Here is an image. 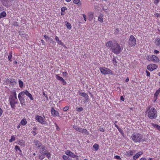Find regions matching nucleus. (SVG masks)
<instances>
[{
  "mask_svg": "<svg viewBox=\"0 0 160 160\" xmlns=\"http://www.w3.org/2000/svg\"><path fill=\"white\" fill-rule=\"evenodd\" d=\"M106 45L116 54H119L122 50L120 46L115 41H109L107 42Z\"/></svg>",
  "mask_w": 160,
  "mask_h": 160,
  "instance_id": "obj_1",
  "label": "nucleus"
},
{
  "mask_svg": "<svg viewBox=\"0 0 160 160\" xmlns=\"http://www.w3.org/2000/svg\"><path fill=\"white\" fill-rule=\"evenodd\" d=\"M148 117L151 119H155L157 116V112L156 109L151 106H148L146 109Z\"/></svg>",
  "mask_w": 160,
  "mask_h": 160,
  "instance_id": "obj_2",
  "label": "nucleus"
},
{
  "mask_svg": "<svg viewBox=\"0 0 160 160\" xmlns=\"http://www.w3.org/2000/svg\"><path fill=\"white\" fill-rule=\"evenodd\" d=\"M143 137L138 133L134 132L132 135L131 138L132 141L136 142H140L142 141Z\"/></svg>",
  "mask_w": 160,
  "mask_h": 160,
  "instance_id": "obj_3",
  "label": "nucleus"
},
{
  "mask_svg": "<svg viewBox=\"0 0 160 160\" xmlns=\"http://www.w3.org/2000/svg\"><path fill=\"white\" fill-rule=\"evenodd\" d=\"M18 99H16L12 97V95H11L9 98V102L10 104L11 107L15 109L16 107L15 104L17 103Z\"/></svg>",
  "mask_w": 160,
  "mask_h": 160,
  "instance_id": "obj_4",
  "label": "nucleus"
},
{
  "mask_svg": "<svg viewBox=\"0 0 160 160\" xmlns=\"http://www.w3.org/2000/svg\"><path fill=\"white\" fill-rule=\"evenodd\" d=\"M99 70L101 73L103 75L110 74L111 75H113L112 71L110 69L105 67H100L99 68Z\"/></svg>",
  "mask_w": 160,
  "mask_h": 160,
  "instance_id": "obj_5",
  "label": "nucleus"
},
{
  "mask_svg": "<svg viewBox=\"0 0 160 160\" xmlns=\"http://www.w3.org/2000/svg\"><path fill=\"white\" fill-rule=\"evenodd\" d=\"M128 44L130 47L135 46L136 44V39L133 35L130 36L129 40L128 42Z\"/></svg>",
  "mask_w": 160,
  "mask_h": 160,
  "instance_id": "obj_6",
  "label": "nucleus"
},
{
  "mask_svg": "<svg viewBox=\"0 0 160 160\" xmlns=\"http://www.w3.org/2000/svg\"><path fill=\"white\" fill-rule=\"evenodd\" d=\"M147 59L149 61H152L154 62H158L159 60L158 58L155 55H148L146 57Z\"/></svg>",
  "mask_w": 160,
  "mask_h": 160,
  "instance_id": "obj_7",
  "label": "nucleus"
},
{
  "mask_svg": "<svg viewBox=\"0 0 160 160\" xmlns=\"http://www.w3.org/2000/svg\"><path fill=\"white\" fill-rule=\"evenodd\" d=\"M24 95L23 91L21 92L18 95V98L22 105H25V98L24 97Z\"/></svg>",
  "mask_w": 160,
  "mask_h": 160,
  "instance_id": "obj_8",
  "label": "nucleus"
},
{
  "mask_svg": "<svg viewBox=\"0 0 160 160\" xmlns=\"http://www.w3.org/2000/svg\"><path fill=\"white\" fill-rule=\"evenodd\" d=\"M35 146H36V148L39 149L42 148L43 149H44V145L42 144L38 140H34L33 142Z\"/></svg>",
  "mask_w": 160,
  "mask_h": 160,
  "instance_id": "obj_9",
  "label": "nucleus"
},
{
  "mask_svg": "<svg viewBox=\"0 0 160 160\" xmlns=\"http://www.w3.org/2000/svg\"><path fill=\"white\" fill-rule=\"evenodd\" d=\"M35 119L40 123L42 124L45 123V120L42 116L38 115H36L35 116Z\"/></svg>",
  "mask_w": 160,
  "mask_h": 160,
  "instance_id": "obj_10",
  "label": "nucleus"
},
{
  "mask_svg": "<svg viewBox=\"0 0 160 160\" xmlns=\"http://www.w3.org/2000/svg\"><path fill=\"white\" fill-rule=\"evenodd\" d=\"M51 114L54 117L58 116L59 115V113L58 112L55 110L53 107L52 108Z\"/></svg>",
  "mask_w": 160,
  "mask_h": 160,
  "instance_id": "obj_11",
  "label": "nucleus"
},
{
  "mask_svg": "<svg viewBox=\"0 0 160 160\" xmlns=\"http://www.w3.org/2000/svg\"><path fill=\"white\" fill-rule=\"evenodd\" d=\"M56 79L59 81H61L63 85H64L66 84V81L63 78H62L60 77L58 75H56Z\"/></svg>",
  "mask_w": 160,
  "mask_h": 160,
  "instance_id": "obj_12",
  "label": "nucleus"
},
{
  "mask_svg": "<svg viewBox=\"0 0 160 160\" xmlns=\"http://www.w3.org/2000/svg\"><path fill=\"white\" fill-rule=\"evenodd\" d=\"M24 95H26L31 100H33L34 98H33L32 95L27 90L23 91Z\"/></svg>",
  "mask_w": 160,
  "mask_h": 160,
  "instance_id": "obj_13",
  "label": "nucleus"
},
{
  "mask_svg": "<svg viewBox=\"0 0 160 160\" xmlns=\"http://www.w3.org/2000/svg\"><path fill=\"white\" fill-rule=\"evenodd\" d=\"M1 2L2 4L7 8L9 7L10 5L8 4V0H1Z\"/></svg>",
  "mask_w": 160,
  "mask_h": 160,
  "instance_id": "obj_14",
  "label": "nucleus"
},
{
  "mask_svg": "<svg viewBox=\"0 0 160 160\" xmlns=\"http://www.w3.org/2000/svg\"><path fill=\"white\" fill-rule=\"evenodd\" d=\"M143 153L142 152L140 151L139 152L136 154L133 157V159L134 160H136L138 158L139 156L142 155Z\"/></svg>",
  "mask_w": 160,
  "mask_h": 160,
  "instance_id": "obj_15",
  "label": "nucleus"
},
{
  "mask_svg": "<svg viewBox=\"0 0 160 160\" xmlns=\"http://www.w3.org/2000/svg\"><path fill=\"white\" fill-rule=\"evenodd\" d=\"M55 39L56 41L59 45L62 46L64 47H66L65 45L61 40H59L57 36H55Z\"/></svg>",
  "mask_w": 160,
  "mask_h": 160,
  "instance_id": "obj_16",
  "label": "nucleus"
},
{
  "mask_svg": "<svg viewBox=\"0 0 160 160\" xmlns=\"http://www.w3.org/2000/svg\"><path fill=\"white\" fill-rule=\"evenodd\" d=\"M160 92V88H159L158 90H157L156 92L154 94V98H155V101L154 102L156 101V100L157 99V97L158 96L159 94V93Z\"/></svg>",
  "mask_w": 160,
  "mask_h": 160,
  "instance_id": "obj_17",
  "label": "nucleus"
},
{
  "mask_svg": "<svg viewBox=\"0 0 160 160\" xmlns=\"http://www.w3.org/2000/svg\"><path fill=\"white\" fill-rule=\"evenodd\" d=\"M79 95L84 97L85 98L88 99V95L85 92H79Z\"/></svg>",
  "mask_w": 160,
  "mask_h": 160,
  "instance_id": "obj_18",
  "label": "nucleus"
},
{
  "mask_svg": "<svg viewBox=\"0 0 160 160\" xmlns=\"http://www.w3.org/2000/svg\"><path fill=\"white\" fill-rule=\"evenodd\" d=\"M27 123V122L26 119L24 118L22 119L20 122V123L23 126L25 125Z\"/></svg>",
  "mask_w": 160,
  "mask_h": 160,
  "instance_id": "obj_19",
  "label": "nucleus"
},
{
  "mask_svg": "<svg viewBox=\"0 0 160 160\" xmlns=\"http://www.w3.org/2000/svg\"><path fill=\"white\" fill-rule=\"evenodd\" d=\"M7 14L6 12L3 11L0 13V19L6 17Z\"/></svg>",
  "mask_w": 160,
  "mask_h": 160,
  "instance_id": "obj_20",
  "label": "nucleus"
},
{
  "mask_svg": "<svg viewBox=\"0 0 160 160\" xmlns=\"http://www.w3.org/2000/svg\"><path fill=\"white\" fill-rule=\"evenodd\" d=\"M47 150L45 149V147L44 145V149H43L42 148H39V152L41 154L43 155L44 154L45 152H46Z\"/></svg>",
  "mask_w": 160,
  "mask_h": 160,
  "instance_id": "obj_21",
  "label": "nucleus"
},
{
  "mask_svg": "<svg viewBox=\"0 0 160 160\" xmlns=\"http://www.w3.org/2000/svg\"><path fill=\"white\" fill-rule=\"evenodd\" d=\"M80 132H82L85 134L88 135L89 134L88 131L86 129H82L81 128V130Z\"/></svg>",
  "mask_w": 160,
  "mask_h": 160,
  "instance_id": "obj_22",
  "label": "nucleus"
},
{
  "mask_svg": "<svg viewBox=\"0 0 160 160\" xmlns=\"http://www.w3.org/2000/svg\"><path fill=\"white\" fill-rule=\"evenodd\" d=\"M73 2L78 5V6H80L81 5V3L80 0H74Z\"/></svg>",
  "mask_w": 160,
  "mask_h": 160,
  "instance_id": "obj_23",
  "label": "nucleus"
},
{
  "mask_svg": "<svg viewBox=\"0 0 160 160\" xmlns=\"http://www.w3.org/2000/svg\"><path fill=\"white\" fill-rule=\"evenodd\" d=\"M65 25L67 28L69 29H71L72 28V26L71 24L68 22H65Z\"/></svg>",
  "mask_w": 160,
  "mask_h": 160,
  "instance_id": "obj_24",
  "label": "nucleus"
},
{
  "mask_svg": "<svg viewBox=\"0 0 160 160\" xmlns=\"http://www.w3.org/2000/svg\"><path fill=\"white\" fill-rule=\"evenodd\" d=\"M43 155H46L48 158H51V154L50 152L47 151L46 152H45Z\"/></svg>",
  "mask_w": 160,
  "mask_h": 160,
  "instance_id": "obj_25",
  "label": "nucleus"
},
{
  "mask_svg": "<svg viewBox=\"0 0 160 160\" xmlns=\"http://www.w3.org/2000/svg\"><path fill=\"white\" fill-rule=\"evenodd\" d=\"M73 128L76 131L79 132H80L81 130V128H80L79 127L77 126H73Z\"/></svg>",
  "mask_w": 160,
  "mask_h": 160,
  "instance_id": "obj_26",
  "label": "nucleus"
},
{
  "mask_svg": "<svg viewBox=\"0 0 160 160\" xmlns=\"http://www.w3.org/2000/svg\"><path fill=\"white\" fill-rule=\"evenodd\" d=\"M152 125L155 128H157L158 130H160V126H159L157 124L153 123H152Z\"/></svg>",
  "mask_w": 160,
  "mask_h": 160,
  "instance_id": "obj_27",
  "label": "nucleus"
},
{
  "mask_svg": "<svg viewBox=\"0 0 160 160\" xmlns=\"http://www.w3.org/2000/svg\"><path fill=\"white\" fill-rule=\"evenodd\" d=\"M19 85L20 88H22L23 86V83L22 81L20 79L18 80Z\"/></svg>",
  "mask_w": 160,
  "mask_h": 160,
  "instance_id": "obj_28",
  "label": "nucleus"
},
{
  "mask_svg": "<svg viewBox=\"0 0 160 160\" xmlns=\"http://www.w3.org/2000/svg\"><path fill=\"white\" fill-rule=\"evenodd\" d=\"M156 45L157 46H158L160 45V38H156Z\"/></svg>",
  "mask_w": 160,
  "mask_h": 160,
  "instance_id": "obj_29",
  "label": "nucleus"
},
{
  "mask_svg": "<svg viewBox=\"0 0 160 160\" xmlns=\"http://www.w3.org/2000/svg\"><path fill=\"white\" fill-rule=\"evenodd\" d=\"M103 16L101 15L99 16L98 18V20L101 22H102L103 21V19L102 18Z\"/></svg>",
  "mask_w": 160,
  "mask_h": 160,
  "instance_id": "obj_30",
  "label": "nucleus"
},
{
  "mask_svg": "<svg viewBox=\"0 0 160 160\" xmlns=\"http://www.w3.org/2000/svg\"><path fill=\"white\" fill-rule=\"evenodd\" d=\"M15 140V138L14 136H12L11 137V138L9 139L8 141L9 142H12L14 141Z\"/></svg>",
  "mask_w": 160,
  "mask_h": 160,
  "instance_id": "obj_31",
  "label": "nucleus"
},
{
  "mask_svg": "<svg viewBox=\"0 0 160 160\" xmlns=\"http://www.w3.org/2000/svg\"><path fill=\"white\" fill-rule=\"evenodd\" d=\"M147 68L150 71H152L153 70V69L152 68V67L151 64L148 65V66L147 67Z\"/></svg>",
  "mask_w": 160,
  "mask_h": 160,
  "instance_id": "obj_32",
  "label": "nucleus"
},
{
  "mask_svg": "<svg viewBox=\"0 0 160 160\" xmlns=\"http://www.w3.org/2000/svg\"><path fill=\"white\" fill-rule=\"evenodd\" d=\"M12 57V52H9V55L8 56V60L11 62L12 61L11 59Z\"/></svg>",
  "mask_w": 160,
  "mask_h": 160,
  "instance_id": "obj_33",
  "label": "nucleus"
},
{
  "mask_svg": "<svg viewBox=\"0 0 160 160\" xmlns=\"http://www.w3.org/2000/svg\"><path fill=\"white\" fill-rule=\"evenodd\" d=\"M93 147L95 149L96 151H97L98 149L99 146L98 144H95L93 145Z\"/></svg>",
  "mask_w": 160,
  "mask_h": 160,
  "instance_id": "obj_34",
  "label": "nucleus"
},
{
  "mask_svg": "<svg viewBox=\"0 0 160 160\" xmlns=\"http://www.w3.org/2000/svg\"><path fill=\"white\" fill-rule=\"evenodd\" d=\"M153 70L158 68V65L156 64H151Z\"/></svg>",
  "mask_w": 160,
  "mask_h": 160,
  "instance_id": "obj_35",
  "label": "nucleus"
},
{
  "mask_svg": "<svg viewBox=\"0 0 160 160\" xmlns=\"http://www.w3.org/2000/svg\"><path fill=\"white\" fill-rule=\"evenodd\" d=\"M93 13H90L89 15V20H92L93 18Z\"/></svg>",
  "mask_w": 160,
  "mask_h": 160,
  "instance_id": "obj_36",
  "label": "nucleus"
},
{
  "mask_svg": "<svg viewBox=\"0 0 160 160\" xmlns=\"http://www.w3.org/2000/svg\"><path fill=\"white\" fill-rule=\"evenodd\" d=\"M69 156L72 157L73 158H75L76 157V156L74 154V153L72 152H70Z\"/></svg>",
  "mask_w": 160,
  "mask_h": 160,
  "instance_id": "obj_37",
  "label": "nucleus"
},
{
  "mask_svg": "<svg viewBox=\"0 0 160 160\" xmlns=\"http://www.w3.org/2000/svg\"><path fill=\"white\" fill-rule=\"evenodd\" d=\"M76 111L78 112H81L83 110V108L82 107L76 108Z\"/></svg>",
  "mask_w": 160,
  "mask_h": 160,
  "instance_id": "obj_38",
  "label": "nucleus"
},
{
  "mask_svg": "<svg viewBox=\"0 0 160 160\" xmlns=\"http://www.w3.org/2000/svg\"><path fill=\"white\" fill-rule=\"evenodd\" d=\"M15 149L16 151H17L18 150L20 152H22L21 150H20L19 147L18 146H16L15 147Z\"/></svg>",
  "mask_w": 160,
  "mask_h": 160,
  "instance_id": "obj_39",
  "label": "nucleus"
},
{
  "mask_svg": "<svg viewBox=\"0 0 160 160\" xmlns=\"http://www.w3.org/2000/svg\"><path fill=\"white\" fill-rule=\"evenodd\" d=\"M154 15L157 18H160V13H155Z\"/></svg>",
  "mask_w": 160,
  "mask_h": 160,
  "instance_id": "obj_40",
  "label": "nucleus"
},
{
  "mask_svg": "<svg viewBox=\"0 0 160 160\" xmlns=\"http://www.w3.org/2000/svg\"><path fill=\"white\" fill-rule=\"evenodd\" d=\"M67 10V8L65 7H62L61 9V11L62 12H65V10Z\"/></svg>",
  "mask_w": 160,
  "mask_h": 160,
  "instance_id": "obj_41",
  "label": "nucleus"
},
{
  "mask_svg": "<svg viewBox=\"0 0 160 160\" xmlns=\"http://www.w3.org/2000/svg\"><path fill=\"white\" fill-rule=\"evenodd\" d=\"M112 62L114 65H117V62L116 59L114 58L112 60Z\"/></svg>",
  "mask_w": 160,
  "mask_h": 160,
  "instance_id": "obj_42",
  "label": "nucleus"
},
{
  "mask_svg": "<svg viewBox=\"0 0 160 160\" xmlns=\"http://www.w3.org/2000/svg\"><path fill=\"white\" fill-rule=\"evenodd\" d=\"M63 76L65 77H67L68 73L66 72H62Z\"/></svg>",
  "mask_w": 160,
  "mask_h": 160,
  "instance_id": "obj_43",
  "label": "nucleus"
},
{
  "mask_svg": "<svg viewBox=\"0 0 160 160\" xmlns=\"http://www.w3.org/2000/svg\"><path fill=\"white\" fill-rule=\"evenodd\" d=\"M62 158L64 160H67L68 158V157L66 155H63L62 156Z\"/></svg>",
  "mask_w": 160,
  "mask_h": 160,
  "instance_id": "obj_44",
  "label": "nucleus"
},
{
  "mask_svg": "<svg viewBox=\"0 0 160 160\" xmlns=\"http://www.w3.org/2000/svg\"><path fill=\"white\" fill-rule=\"evenodd\" d=\"M68 109V106H66L64 107L63 108V110L64 111H66Z\"/></svg>",
  "mask_w": 160,
  "mask_h": 160,
  "instance_id": "obj_45",
  "label": "nucleus"
},
{
  "mask_svg": "<svg viewBox=\"0 0 160 160\" xmlns=\"http://www.w3.org/2000/svg\"><path fill=\"white\" fill-rule=\"evenodd\" d=\"M15 79H10V82L11 83H15Z\"/></svg>",
  "mask_w": 160,
  "mask_h": 160,
  "instance_id": "obj_46",
  "label": "nucleus"
},
{
  "mask_svg": "<svg viewBox=\"0 0 160 160\" xmlns=\"http://www.w3.org/2000/svg\"><path fill=\"white\" fill-rule=\"evenodd\" d=\"M12 97H13V98H15V99H17V97L16 93L15 92H14L13 96H12Z\"/></svg>",
  "mask_w": 160,
  "mask_h": 160,
  "instance_id": "obj_47",
  "label": "nucleus"
},
{
  "mask_svg": "<svg viewBox=\"0 0 160 160\" xmlns=\"http://www.w3.org/2000/svg\"><path fill=\"white\" fill-rule=\"evenodd\" d=\"M49 40V41H50V42H52V43H54V41H53V39L49 37V39H48Z\"/></svg>",
  "mask_w": 160,
  "mask_h": 160,
  "instance_id": "obj_48",
  "label": "nucleus"
},
{
  "mask_svg": "<svg viewBox=\"0 0 160 160\" xmlns=\"http://www.w3.org/2000/svg\"><path fill=\"white\" fill-rule=\"evenodd\" d=\"M44 158V157L42 155H40L39 156V158L41 160H42Z\"/></svg>",
  "mask_w": 160,
  "mask_h": 160,
  "instance_id": "obj_49",
  "label": "nucleus"
},
{
  "mask_svg": "<svg viewBox=\"0 0 160 160\" xmlns=\"http://www.w3.org/2000/svg\"><path fill=\"white\" fill-rule=\"evenodd\" d=\"M115 158L117 159H121V158L120 156L118 155H116L115 156Z\"/></svg>",
  "mask_w": 160,
  "mask_h": 160,
  "instance_id": "obj_50",
  "label": "nucleus"
},
{
  "mask_svg": "<svg viewBox=\"0 0 160 160\" xmlns=\"http://www.w3.org/2000/svg\"><path fill=\"white\" fill-rule=\"evenodd\" d=\"M55 126L56 127V129L58 131H59L60 128L58 126V125L56 123H55Z\"/></svg>",
  "mask_w": 160,
  "mask_h": 160,
  "instance_id": "obj_51",
  "label": "nucleus"
},
{
  "mask_svg": "<svg viewBox=\"0 0 160 160\" xmlns=\"http://www.w3.org/2000/svg\"><path fill=\"white\" fill-rule=\"evenodd\" d=\"M99 130L101 132H103L104 131V129L102 128H100L99 129Z\"/></svg>",
  "mask_w": 160,
  "mask_h": 160,
  "instance_id": "obj_52",
  "label": "nucleus"
},
{
  "mask_svg": "<svg viewBox=\"0 0 160 160\" xmlns=\"http://www.w3.org/2000/svg\"><path fill=\"white\" fill-rule=\"evenodd\" d=\"M70 152H71V151H70L69 150H67L66 152V153H65L66 154H67V155H68L69 156L70 153Z\"/></svg>",
  "mask_w": 160,
  "mask_h": 160,
  "instance_id": "obj_53",
  "label": "nucleus"
},
{
  "mask_svg": "<svg viewBox=\"0 0 160 160\" xmlns=\"http://www.w3.org/2000/svg\"><path fill=\"white\" fill-rule=\"evenodd\" d=\"M119 32V30L118 28H117L115 31V33L116 34L118 33Z\"/></svg>",
  "mask_w": 160,
  "mask_h": 160,
  "instance_id": "obj_54",
  "label": "nucleus"
},
{
  "mask_svg": "<svg viewBox=\"0 0 160 160\" xmlns=\"http://www.w3.org/2000/svg\"><path fill=\"white\" fill-rule=\"evenodd\" d=\"M146 72L147 73V76H150V73L147 70H146Z\"/></svg>",
  "mask_w": 160,
  "mask_h": 160,
  "instance_id": "obj_55",
  "label": "nucleus"
},
{
  "mask_svg": "<svg viewBox=\"0 0 160 160\" xmlns=\"http://www.w3.org/2000/svg\"><path fill=\"white\" fill-rule=\"evenodd\" d=\"M83 17L84 18L85 21H86L87 20L86 16L85 15L83 14Z\"/></svg>",
  "mask_w": 160,
  "mask_h": 160,
  "instance_id": "obj_56",
  "label": "nucleus"
},
{
  "mask_svg": "<svg viewBox=\"0 0 160 160\" xmlns=\"http://www.w3.org/2000/svg\"><path fill=\"white\" fill-rule=\"evenodd\" d=\"M120 100L123 101H124V98L122 96H121L120 97Z\"/></svg>",
  "mask_w": 160,
  "mask_h": 160,
  "instance_id": "obj_57",
  "label": "nucleus"
},
{
  "mask_svg": "<svg viewBox=\"0 0 160 160\" xmlns=\"http://www.w3.org/2000/svg\"><path fill=\"white\" fill-rule=\"evenodd\" d=\"M3 111L2 109L0 108V117L1 116L2 113Z\"/></svg>",
  "mask_w": 160,
  "mask_h": 160,
  "instance_id": "obj_58",
  "label": "nucleus"
},
{
  "mask_svg": "<svg viewBox=\"0 0 160 160\" xmlns=\"http://www.w3.org/2000/svg\"><path fill=\"white\" fill-rule=\"evenodd\" d=\"M154 52L155 54H157L158 53H159V51H158V50H155L154 51Z\"/></svg>",
  "mask_w": 160,
  "mask_h": 160,
  "instance_id": "obj_59",
  "label": "nucleus"
},
{
  "mask_svg": "<svg viewBox=\"0 0 160 160\" xmlns=\"http://www.w3.org/2000/svg\"><path fill=\"white\" fill-rule=\"evenodd\" d=\"M32 133H33V135L34 136H35V135H36L37 134V133L36 132H35V131H32Z\"/></svg>",
  "mask_w": 160,
  "mask_h": 160,
  "instance_id": "obj_60",
  "label": "nucleus"
},
{
  "mask_svg": "<svg viewBox=\"0 0 160 160\" xmlns=\"http://www.w3.org/2000/svg\"><path fill=\"white\" fill-rule=\"evenodd\" d=\"M114 124H115V127H116L117 128V129L119 130V131H120L119 129H120V128L118 127V126L116 124L114 123Z\"/></svg>",
  "mask_w": 160,
  "mask_h": 160,
  "instance_id": "obj_61",
  "label": "nucleus"
},
{
  "mask_svg": "<svg viewBox=\"0 0 160 160\" xmlns=\"http://www.w3.org/2000/svg\"><path fill=\"white\" fill-rule=\"evenodd\" d=\"M159 2V0H155L154 3L157 4Z\"/></svg>",
  "mask_w": 160,
  "mask_h": 160,
  "instance_id": "obj_62",
  "label": "nucleus"
},
{
  "mask_svg": "<svg viewBox=\"0 0 160 160\" xmlns=\"http://www.w3.org/2000/svg\"><path fill=\"white\" fill-rule=\"evenodd\" d=\"M44 37L45 38H46V39H48L49 38V37L47 36V35H44Z\"/></svg>",
  "mask_w": 160,
  "mask_h": 160,
  "instance_id": "obj_63",
  "label": "nucleus"
},
{
  "mask_svg": "<svg viewBox=\"0 0 160 160\" xmlns=\"http://www.w3.org/2000/svg\"><path fill=\"white\" fill-rule=\"evenodd\" d=\"M140 160H147V159L146 158H141L140 159Z\"/></svg>",
  "mask_w": 160,
  "mask_h": 160,
  "instance_id": "obj_64",
  "label": "nucleus"
}]
</instances>
